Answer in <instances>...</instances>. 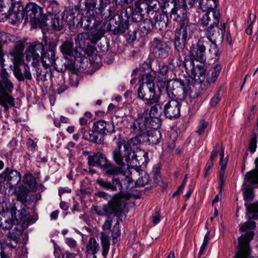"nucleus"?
I'll return each instance as SVG.
<instances>
[{
	"mask_svg": "<svg viewBox=\"0 0 258 258\" xmlns=\"http://www.w3.org/2000/svg\"><path fill=\"white\" fill-rule=\"evenodd\" d=\"M86 253L92 254L93 256L99 251L100 246L96 240L93 237H90L86 246Z\"/></svg>",
	"mask_w": 258,
	"mask_h": 258,
	"instance_id": "obj_46",
	"label": "nucleus"
},
{
	"mask_svg": "<svg viewBox=\"0 0 258 258\" xmlns=\"http://www.w3.org/2000/svg\"><path fill=\"white\" fill-rule=\"evenodd\" d=\"M21 180L20 173L16 170L10 167H7L5 170L0 174V182H8L10 184L17 185Z\"/></svg>",
	"mask_w": 258,
	"mask_h": 258,
	"instance_id": "obj_26",
	"label": "nucleus"
},
{
	"mask_svg": "<svg viewBox=\"0 0 258 258\" xmlns=\"http://www.w3.org/2000/svg\"><path fill=\"white\" fill-rule=\"evenodd\" d=\"M220 13L219 11L207 12L200 19L199 24L203 27L207 28L208 26H217L219 23Z\"/></svg>",
	"mask_w": 258,
	"mask_h": 258,
	"instance_id": "obj_28",
	"label": "nucleus"
},
{
	"mask_svg": "<svg viewBox=\"0 0 258 258\" xmlns=\"http://www.w3.org/2000/svg\"><path fill=\"white\" fill-rule=\"evenodd\" d=\"M167 94L170 99L178 101H183L188 95L190 98H195L199 97L202 92L197 94H192L189 85L185 84L184 82L180 79H174L170 80L166 87Z\"/></svg>",
	"mask_w": 258,
	"mask_h": 258,
	"instance_id": "obj_6",
	"label": "nucleus"
},
{
	"mask_svg": "<svg viewBox=\"0 0 258 258\" xmlns=\"http://www.w3.org/2000/svg\"><path fill=\"white\" fill-rule=\"evenodd\" d=\"M10 76L5 68H2L0 79V94L12 93L14 84L9 79Z\"/></svg>",
	"mask_w": 258,
	"mask_h": 258,
	"instance_id": "obj_30",
	"label": "nucleus"
},
{
	"mask_svg": "<svg viewBox=\"0 0 258 258\" xmlns=\"http://www.w3.org/2000/svg\"><path fill=\"white\" fill-rule=\"evenodd\" d=\"M112 223V220L109 216L105 221L102 228L104 231L100 233V240L102 247V255L104 258H106L110 249V236L109 233L106 232V230H110Z\"/></svg>",
	"mask_w": 258,
	"mask_h": 258,
	"instance_id": "obj_21",
	"label": "nucleus"
},
{
	"mask_svg": "<svg viewBox=\"0 0 258 258\" xmlns=\"http://www.w3.org/2000/svg\"><path fill=\"white\" fill-rule=\"evenodd\" d=\"M170 14L171 19L174 21L178 22L179 23L178 25L188 24L187 11L181 6H177L176 5H175L171 9Z\"/></svg>",
	"mask_w": 258,
	"mask_h": 258,
	"instance_id": "obj_29",
	"label": "nucleus"
},
{
	"mask_svg": "<svg viewBox=\"0 0 258 258\" xmlns=\"http://www.w3.org/2000/svg\"><path fill=\"white\" fill-rule=\"evenodd\" d=\"M124 202L119 195H114L113 198L106 205H103L102 210L96 207L94 210L98 215L109 217L111 215L116 216L120 221H122Z\"/></svg>",
	"mask_w": 258,
	"mask_h": 258,
	"instance_id": "obj_9",
	"label": "nucleus"
},
{
	"mask_svg": "<svg viewBox=\"0 0 258 258\" xmlns=\"http://www.w3.org/2000/svg\"><path fill=\"white\" fill-rule=\"evenodd\" d=\"M82 27L87 30H91V32L98 34L102 33V37L105 34L104 23L100 20H97L95 14H89V16L84 18L82 21Z\"/></svg>",
	"mask_w": 258,
	"mask_h": 258,
	"instance_id": "obj_19",
	"label": "nucleus"
},
{
	"mask_svg": "<svg viewBox=\"0 0 258 258\" xmlns=\"http://www.w3.org/2000/svg\"><path fill=\"white\" fill-rule=\"evenodd\" d=\"M102 37V33L100 32L98 34L91 32H83L77 35L75 41L76 43L79 45V49L83 51V47L88 45L89 42L92 44L96 43Z\"/></svg>",
	"mask_w": 258,
	"mask_h": 258,
	"instance_id": "obj_20",
	"label": "nucleus"
},
{
	"mask_svg": "<svg viewBox=\"0 0 258 258\" xmlns=\"http://www.w3.org/2000/svg\"><path fill=\"white\" fill-rule=\"evenodd\" d=\"M47 15H59L60 10L59 5L56 1L52 0L50 1L47 7Z\"/></svg>",
	"mask_w": 258,
	"mask_h": 258,
	"instance_id": "obj_50",
	"label": "nucleus"
},
{
	"mask_svg": "<svg viewBox=\"0 0 258 258\" xmlns=\"http://www.w3.org/2000/svg\"><path fill=\"white\" fill-rule=\"evenodd\" d=\"M257 138L255 135L253 136L250 139L249 145V150L251 153H253L256 149V143H257Z\"/></svg>",
	"mask_w": 258,
	"mask_h": 258,
	"instance_id": "obj_61",
	"label": "nucleus"
},
{
	"mask_svg": "<svg viewBox=\"0 0 258 258\" xmlns=\"http://www.w3.org/2000/svg\"><path fill=\"white\" fill-rule=\"evenodd\" d=\"M139 27L142 33L146 35L152 33L155 29L154 22L151 19H144L141 22Z\"/></svg>",
	"mask_w": 258,
	"mask_h": 258,
	"instance_id": "obj_43",
	"label": "nucleus"
},
{
	"mask_svg": "<svg viewBox=\"0 0 258 258\" xmlns=\"http://www.w3.org/2000/svg\"><path fill=\"white\" fill-rule=\"evenodd\" d=\"M133 122L131 123L130 126L131 132L135 135L134 138L135 142L141 144L147 142L149 144L156 145L160 142L161 139V134L158 130L149 131L146 127L145 133H136L134 130Z\"/></svg>",
	"mask_w": 258,
	"mask_h": 258,
	"instance_id": "obj_15",
	"label": "nucleus"
},
{
	"mask_svg": "<svg viewBox=\"0 0 258 258\" xmlns=\"http://www.w3.org/2000/svg\"><path fill=\"white\" fill-rule=\"evenodd\" d=\"M254 164L255 168L246 172L245 175L251 185L258 183V157L255 159Z\"/></svg>",
	"mask_w": 258,
	"mask_h": 258,
	"instance_id": "obj_47",
	"label": "nucleus"
},
{
	"mask_svg": "<svg viewBox=\"0 0 258 258\" xmlns=\"http://www.w3.org/2000/svg\"><path fill=\"white\" fill-rule=\"evenodd\" d=\"M151 181L149 175L145 171L142 170L140 177L136 181L135 185L137 187H143L146 185L150 184Z\"/></svg>",
	"mask_w": 258,
	"mask_h": 258,
	"instance_id": "obj_48",
	"label": "nucleus"
},
{
	"mask_svg": "<svg viewBox=\"0 0 258 258\" xmlns=\"http://www.w3.org/2000/svg\"><path fill=\"white\" fill-rule=\"evenodd\" d=\"M181 7L186 9L191 8L195 5L198 3L197 0H180V2Z\"/></svg>",
	"mask_w": 258,
	"mask_h": 258,
	"instance_id": "obj_57",
	"label": "nucleus"
},
{
	"mask_svg": "<svg viewBox=\"0 0 258 258\" xmlns=\"http://www.w3.org/2000/svg\"><path fill=\"white\" fill-rule=\"evenodd\" d=\"M116 6H113L112 7H110L107 11H108V14H106L105 13H104V11H103L102 14H100L102 17H104L105 19L109 18L110 17H112L111 19L109 20V22H110V20L112 19L114 16H117V15H114V12L116 10ZM105 10V9H104ZM126 10L124 11L122 10V13L121 14H117V15H122L123 18H125L124 17V12Z\"/></svg>",
	"mask_w": 258,
	"mask_h": 258,
	"instance_id": "obj_51",
	"label": "nucleus"
},
{
	"mask_svg": "<svg viewBox=\"0 0 258 258\" xmlns=\"http://www.w3.org/2000/svg\"><path fill=\"white\" fill-rule=\"evenodd\" d=\"M203 64L195 65L192 59L184 61V67L190 77L195 81H199L198 85L202 91L206 90V67Z\"/></svg>",
	"mask_w": 258,
	"mask_h": 258,
	"instance_id": "obj_11",
	"label": "nucleus"
},
{
	"mask_svg": "<svg viewBox=\"0 0 258 258\" xmlns=\"http://www.w3.org/2000/svg\"><path fill=\"white\" fill-rule=\"evenodd\" d=\"M220 164L221 165V168L219 171V188L220 189V191H221L225 182V173L226 167V164L223 163V159L224 158V149L222 147H221V151L220 153Z\"/></svg>",
	"mask_w": 258,
	"mask_h": 258,
	"instance_id": "obj_44",
	"label": "nucleus"
},
{
	"mask_svg": "<svg viewBox=\"0 0 258 258\" xmlns=\"http://www.w3.org/2000/svg\"><path fill=\"white\" fill-rule=\"evenodd\" d=\"M17 200L21 203V205H26L27 202V194L26 192L18 191L17 195Z\"/></svg>",
	"mask_w": 258,
	"mask_h": 258,
	"instance_id": "obj_56",
	"label": "nucleus"
},
{
	"mask_svg": "<svg viewBox=\"0 0 258 258\" xmlns=\"http://www.w3.org/2000/svg\"><path fill=\"white\" fill-rule=\"evenodd\" d=\"M43 51L44 50L39 53L41 54L40 63H42L43 66H53L55 68V64L58 60L55 58V50L53 49H48L44 53H42Z\"/></svg>",
	"mask_w": 258,
	"mask_h": 258,
	"instance_id": "obj_34",
	"label": "nucleus"
},
{
	"mask_svg": "<svg viewBox=\"0 0 258 258\" xmlns=\"http://www.w3.org/2000/svg\"><path fill=\"white\" fill-rule=\"evenodd\" d=\"M158 65L157 72L161 77H165L168 72V67L163 62L157 61Z\"/></svg>",
	"mask_w": 258,
	"mask_h": 258,
	"instance_id": "obj_54",
	"label": "nucleus"
},
{
	"mask_svg": "<svg viewBox=\"0 0 258 258\" xmlns=\"http://www.w3.org/2000/svg\"><path fill=\"white\" fill-rule=\"evenodd\" d=\"M256 227V223L252 221L245 222L239 228L241 232H245L238 238V244L234 258H250L251 249L249 243L254 235L253 230Z\"/></svg>",
	"mask_w": 258,
	"mask_h": 258,
	"instance_id": "obj_3",
	"label": "nucleus"
},
{
	"mask_svg": "<svg viewBox=\"0 0 258 258\" xmlns=\"http://www.w3.org/2000/svg\"><path fill=\"white\" fill-rule=\"evenodd\" d=\"M88 164L90 166L99 168L104 175L110 177L117 172L118 166L111 162L106 155L100 152L93 153L88 157Z\"/></svg>",
	"mask_w": 258,
	"mask_h": 258,
	"instance_id": "obj_8",
	"label": "nucleus"
},
{
	"mask_svg": "<svg viewBox=\"0 0 258 258\" xmlns=\"http://www.w3.org/2000/svg\"><path fill=\"white\" fill-rule=\"evenodd\" d=\"M117 172L113 175H110L111 177L109 180L108 178L104 179L98 178L96 183L101 188L105 189H110L112 191L117 190V188L120 190L119 195L124 202L125 207V201L122 196V194L127 190H130L133 188L134 185V180L129 176H126L122 174V170L121 167L118 166Z\"/></svg>",
	"mask_w": 258,
	"mask_h": 258,
	"instance_id": "obj_2",
	"label": "nucleus"
},
{
	"mask_svg": "<svg viewBox=\"0 0 258 258\" xmlns=\"http://www.w3.org/2000/svg\"><path fill=\"white\" fill-rule=\"evenodd\" d=\"M222 66L220 63L215 64L212 69L210 76L206 75V89H207L211 84L216 82L221 71Z\"/></svg>",
	"mask_w": 258,
	"mask_h": 258,
	"instance_id": "obj_40",
	"label": "nucleus"
},
{
	"mask_svg": "<svg viewBox=\"0 0 258 258\" xmlns=\"http://www.w3.org/2000/svg\"><path fill=\"white\" fill-rule=\"evenodd\" d=\"M95 196L99 198H102L105 200L110 201L113 198H111V196L107 192L103 191H99L95 194Z\"/></svg>",
	"mask_w": 258,
	"mask_h": 258,
	"instance_id": "obj_64",
	"label": "nucleus"
},
{
	"mask_svg": "<svg viewBox=\"0 0 258 258\" xmlns=\"http://www.w3.org/2000/svg\"><path fill=\"white\" fill-rule=\"evenodd\" d=\"M111 0H85V9L92 15L102 14L107 5Z\"/></svg>",
	"mask_w": 258,
	"mask_h": 258,
	"instance_id": "obj_25",
	"label": "nucleus"
},
{
	"mask_svg": "<svg viewBox=\"0 0 258 258\" xmlns=\"http://www.w3.org/2000/svg\"><path fill=\"white\" fill-rule=\"evenodd\" d=\"M24 7L20 2L13 3L9 10L0 3V21L7 19L11 21L12 24L20 23L24 18Z\"/></svg>",
	"mask_w": 258,
	"mask_h": 258,
	"instance_id": "obj_10",
	"label": "nucleus"
},
{
	"mask_svg": "<svg viewBox=\"0 0 258 258\" xmlns=\"http://www.w3.org/2000/svg\"><path fill=\"white\" fill-rule=\"evenodd\" d=\"M209 42L204 37H201L195 44H192L189 47V54L184 57V61L192 59L201 63H205L206 61V48Z\"/></svg>",
	"mask_w": 258,
	"mask_h": 258,
	"instance_id": "obj_13",
	"label": "nucleus"
},
{
	"mask_svg": "<svg viewBox=\"0 0 258 258\" xmlns=\"http://www.w3.org/2000/svg\"><path fill=\"white\" fill-rule=\"evenodd\" d=\"M25 22L29 21L32 26H42L45 15H43V8L35 3H30L24 8Z\"/></svg>",
	"mask_w": 258,
	"mask_h": 258,
	"instance_id": "obj_12",
	"label": "nucleus"
},
{
	"mask_svg": "<svg viewBox=\"0 0 258 258\" xmlns=\"http://www.w3.org/2000/svg\"><path fill=\"white\" fill-rule=\"evenodd\" d=\"M131 160V166L144 167L149 161L148 153L144 150L137 151L134 152V156Z\"/></svg>",
	"mask_w": 258,
	"mask_h": 258,
	"instance_id": "obj_31",
	"label": "nucleus"
},
{
	"mask_svg": "<svg viewBox=\"0 0 258 258\" xmlns=\"http://www.w3.org/2000/svg\"><path fill=\"white\" fill-rule=\"evenodd\" d=\"M14 221L12 219H7L2 221L0 220V227L5 230H9L13 226Z\"/></svg>",
	"mask_w": 258,
	"mask_h": 258,
	"instance_id": "obj_55",
	"label": "nucleus"
},
{
	"mask_svg": "<svg viewBox=\"0 0 258 258\" xmlns=\"http://www.w3.org/2000/svg\"><path fill=\"white\" fill-rule=\"evenodd\" d=\"M181 103L178 100L171 99L164 105L163 113L166 118L173 120L178 118L180 115Z\"/></svg>",
	"mask_w": 258,
	"mask_h": 258,
	"instance_id": "obj_23",
	"label": "nucleus"
},
{
	"mask_svg": "<svg viewBox=\"0 0 258 258\" xmlns=\"http://www.w3.org/2000/svg\"><path fill=\"white\" fill-rule=\"evenodd\" d=\"M121 145L118 144L117 147L112 151V157L116 164L121 167H124L126 163L130 166L131 158L134 156L131 146L128 143L123 145V150H121Z\"/></svg>",
	"mask_w": 258,
	"mask_h": 258,
	"instance_id": "obj_14",
	"label": "nucleus"
},
{
	"mask_svg": "<svg viewBox=\"0 0 258 258\" xmlns=\"http://www.w3.org/2000/svg\"><path fill=\"white\" fill-rule=\"evenodd\" d=\"M60 51L64 55V57H72L76 52H78L77 49H75L74 43L71 41H64L59 47Z\"/></svg>",
	"mask_w": 258,
	"mask_h": 258,
	"instance_id": "obj_41",
	"label": "nucleus"
},
{
	"mask_svg": "<svg viewBox=\"0 0 258 258\" xmlns=\"http://www.w3.org/2000/svg\"><path fill=\"white\" fill-rule=\"evenodd\" d=\"M162 112L161 105L156 103L151 107L149 113L148 109L138 113L137 118L132 122L134 130L136 133H145L146 127L157 129L161 125Z\"/></svg>",
	"mask_w": 258,
	"mask_h": 258,
	"instance_id": "obj_1",
	"label": "nucleus"
},
{
	"mask_svg": "<svg viewBox=\"0 0 258 258\" xmlns=\"http://www.w3.org/2000/svg\"><path fill=\"white\" fill-rule=\"evenodd\" d=\"M208 122L204 120H201L200 121V123L196 132L199 135H201L205 130L207 127Z\"/></svg>",
	"mask_w": 258,
	"mask_h": 258,
	"instance_id": "obj_62",
	"label": "nucleus"
},
{
	"mask_svg": "<svg viewBox=\"0 0 258 258\" xmlns=\"http://www.w3.org/2000/svg\"><path fill=\"white\" fill-rule=\"evenodd\" d=\"M64 12L59 15H45V20L42 23L41 28H50L55 31H60L64 25Z\"/></svg>",
	"mask_w": 258,
	"mask_h": 258,
	"instance_id": "obj_22",
	"label": "nucleus"
},
{
	"mask_svg": "<svg viewBox=\"0 0 258 258\" xmlns=\"http://www.w3.org/2000/svg\"><path fill=\"white\" fill-rule=\"evenodd\" d=\"M245 180L246 181L245 183L246 187L243 192V198L245 201H251L254 198V194L253 189L258 185V183L251 185L250 181L248 180L245 177Z\"/></svg>",
	"mask_w": 258,
	"mask_h": 258,
	"instance_id": "obj_45",
	"label": "nucleus"
},
{
	"mask_svg": "<svg viewBox=\"0 0 258 258\" xmlns=\"http://www.w3.org/2000/svg\"><path fill=\"white\" fill-rule=\"evenodd\" d=\"M226 23H224L221 25V28L218 25L208 26L205 30V34L206 35V40L209 41H212L213 40L215 41L219 40L222 41L223 39L224 31H225Z\"/></svg>",
	"mask_w": 258,
	"mask_h": 258,
	"instance_id": "obj_27",
	"label": "nucleus"
},
{
	"mask_svg": "<svg viewBox=\"0 0 258 258\" xmlns=\"http://www.w3.org/2000/svg\"><path fill=\"white\" fill-rule=\"evenodd\" d=\"M130 8L133 22L136 23L141 22L144 19V13H145V6L142 5L140 2H135L134 5Z\"/></svg>",
	"mask_w": 258,
	"mask_h": 258,
	"instance_id": "obj_33",
	"label": "nucleus"
},
{
	"mask_svg": "<svg viewBox=\"0 0 258 258\" xmlns=\"http://www.w3.org/2000/svg\"><path fill=\"white\" fill-rule=\"evenodd\" d=\"M244 206L246 207V214L249 219L247 222L251 221L250 220H257L258 219V201L250 204L245 203ZM252 222H254L253 221Z\"/></svg>",
	"mask_w": 258,
	"mask_h": 258,
	"instance_id": "obj_38",
	"label": "nucleus"
},
{
	"mask_svg": "<svg viewBox=\"0 0 258 258\" xmlns=\"http://www.w3.org/2000/svg\"><path fill=\"white\" fill-rule=\"evenodd\" d=\"M44 46L42 43L32 44L29 46L26 52V59L28 61H31L32 66L35 68L37 81L45 82L47 81V74L48 67L40 66V53L43 50Z\"/></svg>",
	"mask_w": 258,
	"mask_h": 258,
	"instance_id": "obj_5",
	"label": "nucleus"
},
{
	"mask_svg": "<svg viewBox=\"0 0 258 258\" xmlns=\"http://www.w3.org/2000/svg\"><path fill=\"white\" fill-rule=\"evenodd\" d=\"M93 127L104 138L107 134H111L114 132V126L112 122L102 120L94 122Z\"/></svg>",
	"mask_w": 258,
	"mask_h": 258,
	"instance_id": "obj_32",
	"label": "nucleus"
},
{
	"mask_svg": "<svg viewBox=\"0 0 258 258\" xmlns=\"http://www.w3.org/2000/svg\"><path fill=\"white\" fill-rule=\"evenodd\" d=\"M155 84H142L138 89V97L146 101L147 105H152L158 101L159 95L156 92Z\"/></svg>",
	"mask_w": 258,
	"mask_h": 258,
	"instance_id": "obj_16",
	"label": "nucleus"
},
{
	"mask_svg": "<svg viewBox=\"0 0 258 258\" xmlns=\"http://www.w3.org/2000/svg\"><path fill=\"white\" fill-rule=\"evenodd\" d=\"M83 54L81 52H77L72 57H64V62L61 60H57L55 64V70L59 72H64L67 70H73L75 69V61L80 58V60L82 59Z\"/></svg>",
	"mask_w": 258,
	"mask_h": 258,
	"instance_id": "obj_24",
	"label": "nucleus"
},
{
	"mask_svg": "<svg viewBox=\"0 0 258 258\" xmlns=\"http://www.w3.org/2000/svg\"><path fill=\"white\" fill-rule=\"evenodd\" d=\"M21 209L18 210L19 214L16 215L17 208L14 206L11 209L12 216L14 217L17 221H26L30 220V215L29 212L27 210V205H21Z\"/></svg>",
	"mask_w": 258,
	"mask_h": 258,
	"instance_id": "obj_36",
	"label": "nucleus"
},
{
	"mask_svg": "<svg viewBox=\"0 0 258 258\" xmlns=\"http://www.w3.org/2000/svg\"><path fill=\"white\" fill-rule=\"evenodd\" d=\"M143 82L142 84H154L155 77L150 74H145L143 77Z\"/></svg>",
	"mask_w": 258,
	"mask_h": 258,
	"instance_id": "obj_63",
	"label": "nucleus"
},
{
	"mask_svg": "<svg viewBox=\"0 0 258 258\" xmlns=\"http://www.w3.org/2000/svg\"><path fill=\"white\" fill-rule=\"evenodd\" d=\"M255 19L256 16L255 15L253 16L252 19L251 18V14H250L249 15V20L250 21V23L248 24L247 28L245 30V33L248 35H250L252 34L253 25L255 21Z\"/></svg>",
	"mask_w": 258,
	"mask_h": 258,
	"instance_id": "obj_60",
	"label": "nucleus"
},
{
	"mask_svg": "<svg viewBox=\"0 0 258 258\" xmlns=\"http://www.w3.org/2000/svg\"><path fill=\"white\" fill-rule=\"evenodd\" d=\"M24 49V45L22 43L16 44L13 50L9 52L12 56V59L14 63V74L17 79L20 82L24 81L25 79L31 80L32 79L30 68L27 65L24 66V75L22 73L20 65L22 63L23 52Z\"/></svg>",
	"mask_w": 258,
	"mask_h": 258,
	"instance_id": "obj_7",
	"label": "nucleus"
},
{
	"mask_svg": "<svg viewBox=\"0 0 258 258\" xmlns=\"http://www.w3.org/2000/svg\"><path fill=\"white\" fill-rule=\"evenodd\" d=\"M95 130L92 127L91 134H93V136L95 137L94 140V143L101 144L104 141V138Z\"/></svg>",
	"mask_w": 258,
	"mask_h": 258,
	"instance_id": "obj_58",
	"label": "nucleus"
},
{
	"mask_svg": "<svg viewBox=\"0 0 258 258\" xmlns=\"http://www.w3.org/2000/svg\"><path fill=\"white\" fill-rule=\"evenodd\" d=\"M23 182L31 191H36L37 189V182L33 175L30 172H27L23 177Z\"/></svg>",
	"mask_w": 258,
	"mask_h": 258,
	"instance_id": "obj_42",
	"label": "nucleus"
},
{
	"mask_svg": "<svg viewBox=\"0 0 258 258\" xmlns=\"http://www.w3.org/2000/svg\"><path fill=\"white\" fill-rule=\"evenodd\" d=\"M187 27L188 24L178 25L175 30L174 45L175 49L178 52L183 51L189 39Z\"/></svg>",
	"mask_w": 258,
	"mask_h": 258,
	"instance_id": "obj_18",
	"label": "nucleus"
},
{
	"mask_svg": "<svg viewBox=\"0 0 258 258\" xmlns=\"http://www.w3.org/2000/svg\"><path fill=\"white\" fill-rule=\"evenodd\" d=\"M149 48L157 59H165L169 55L170 50L168 42L159 37H155L150 41Z\"/></svg>",
	"mask_w": 258,
	"mask_h": 258,
	"instance_id": "obj_17",
	"label": "nucleus"
},
{
	"mask_svg": "<svg viewBox=\"0 0 258 258\" xmlns=\"http://www.w3.org/2000/svg\"><path fill=\"white\" fill-rule=\"evenodd\" d=\"M199 8L203 11L213 12L216 10L219 4V0H197Z\"/></svg>",
	"mask_w": 258,
	"mask_h": 258,
	"instance_id": "obj_39",
	"label": "nucleus"
},
{
	"mask_svg": "<svg viewBox=\"0 0 258 258\" xmlns=\"http://www.w3.org/2000/svg\"><path fill=\"white\" fill-rule=\"evenodd\" d=\"M153 19L155 29L162 31L166 29L168 23V17L166 14L156 13Z\"/></svg>",
	"mask_w": 258,
	"mask_h": 258,
	"instance_id": "obj_35",
	"label": "nucleus"
},
{
	"mask_svg": "<svg viewBox=\"0 0 258 258\" xmlns=\"http://www.w3.org/2000/svg\"><path fill=\"white\" fill-rule=\"evenodd\" d=\"M130 15L127 10L124 12V17L122 15H117L110 20L109 23L108 29L111 34L120 35L123 34L126 30L128 32L126 35V40L130 42L134 41L137 38V30L131 29L132 24H129Z\"/></svg>",
	"mask_w": 258,
	"mask_h": 258,
	"instance_id": "obj_4",
	"label": "nucleus"
},
{
	"mask_svg": "<svg viewBox=\"0 0 258 258\" xmlns=\"http://www.w3.org/2000/svg\"><path fill=\"white\" fill-rule=\"evenodd\" d=\"M142 5H144L146 7L145 13L149 15L150 13L152 12L151 14H153V13H159L158 12L160 9V2L158 0H155L153 1L151 4H145L141 3Z\"/></svg>",
	"mask_w": 258,
	"mask_h": 258,
	"instance_id": "obj_49",
	"label": "nucleus"
},
{
	"mask_svg": "<svg viewBox=\"0 0 258 258\" xmlns=\"http://www.w3.org/2000/svg\"><path fill=\"white\" fill-rule=\"evenodd\" d=\"M68 88V86L66 84L65 81L63 79L61 78L59 80L58 86L56 89V92L60 94L64 92Z\"/></svg>",
	"mask_w": 258,
	"mask_h": 258,
	"instance_id": "obj_59",
	"label": "nucleus"
},
{
	"mask_svg": "<svg viewBox=\"0 0 258 258\" xmlns=\"http://www.w3.org/2000/svg\"><path fill=\"white\" fill-rule=\"evenodd\" d=\"M210 42H211L212 45L210 46L209 51L211 53V54H213L216 57V60H218L221 52L219 51L218 45L216 44L217 41L213 40V41Z\"/></svg>",
	"mask_w": 258,
	"mask_h": 258,
	"instance_id": "obj_53",
	"label": "nucleus"
},
{
	"mask_svg": "<svg viewBox=\"0 0 258 258\" xmlns=\"http://www.w3.org/2000/svg\"><path fill=\"white\" fill-rule=\"evenodd\" d=\"M120 236V230L119 229V222L117 220L114 225L112 229L111 230V236L112 238V242L115 244L117 242L116 239Z\"/></svg>",
	"mask_w": 258,
	"mask_h": 258,
	"instance_id": "obj_52",
	"label": "nucleus"
},
{
	"mask_svg": "<svg viewBox=\"0 0 258 258\" xmlns=\"http://www.w3.org/2000/svg\"><path fill=\"white\" fill-rule=\"evenodd\" d=\"M11 93L0 94V105L4 108V112L8 113L10 107L15 106V98Z\"/></svg>",
	"mask_w": 258,
	"mask_h": 258,
	"instance_id": "obj_37",
	"label": "nucleus"
}]
</instances>
